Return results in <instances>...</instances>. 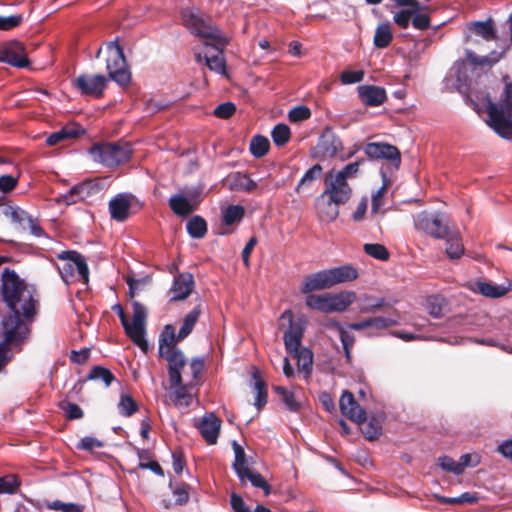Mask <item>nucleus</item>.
Here are the masks:
<instances>
[{
    "label": "nucleus",
    "mask_w": 512,
    "mask_h": 512,
    "mask_svg": "<svg viewBox=\"0 0 512 512\" xmlns=\"http://www.w3.org/2000/svg\"><path fill=\"white\" fill-rule=\"evenodd\" d=\"M358 278V271L352 265H342L308 275L300 290L307 294L317 290L329 289L335 285L351 282Z\"/></svg>",
    "instance_id": "1"
},
{
    "label": "nucleus",
    "mask_w": 512,
    "mask_h": 512,
    "mask_svg": "<svg viewBox=\"0 0 512 512\" xmlns=\"http://www.w3.org/2000/svg\"><path fill=\"white\" fill-rule=\"evenodd\" d=\"M183 25L194 35L213 41V45H227L230 38L213 26L210 19L196 8H187L182 11Z\"/></svg>",
    "instance_id": "2"
},
{
    "label": "nucleus",
    "mask_w": 512,
    "mask_h": 512,
    "mask_svg": "<svg viewBox=\"0 0 512 512\" xmlns=\"http://www.w3.org/2000/svg\"><path fill=\"white\" fill-rule=\"evenodd\" d=\"M57 269L66 284L76 281L87 284L89 270L84 257L75 251H63L58 254Z\"/></svg>",
    "instance_id": "3"
},
{
    "label": "nucleus",
    "mask_w": 512,
    "mask_h": 512,
    "mask_svg": "<svg viewBox=\"0 0 512 512\" xmlns=\"http://www.w3.org/2000/svg\"><path fill=\"white\" fill-rule=\"evenodd\" d=\"M356 300L353 291L339 293L310 294L306 297V305L324 313L343 312Z\"/></svg>",
    "instance_id": "4"
},
{
    "label": "nucleus",
    "mask_w": 512,
    "mask_h": 512,
    "mask_svg": "<svg viewBox=\"0 0 512 512\" xmlns=\"http://www.w3.org/2000/svg\"><path fill=\"white\" fill-rule=\"evenodd\" d=\"M487 114L489 126L501 136H506L512 124V89L509 85L505 87L504 98L499 104L488 102Z\"/></svg>",
    "instance_id": "5"
},
{
    "label": "nucleus",
    "mask_w": 512,
    "mask_h": 512,
    "mask_svg": "<svg viewBox=\"0 0 512 512\" xmlns=\"http://www.w3.org/2000/svg\"><path fill=\"white\" fill-rule=\"evenodd\" d=\"M90 153L95 161L107 167H117L129 160L132 149L127 142H108L94 145Z\"/></svg>",
    "instance_id": "6"
},
{
    "label": "nucleus",
    "mask_w": 512,
    "mask_h": 512,
    "mask_svg": "<svg viewBox=\"0 0 512 512\" xmlns=\"http://www.w3.org/2000/svg\"><path fill=\"white\" fill-rule=\"evenodd\" d=\"M29 333L28 326L16 317H4L0 327V370L7 364V346L17 344Z\"/></svg>",
    "instance_id": "7"
},
{
    "label": "nucleus",
    "mask_w": 512,
    "mask_h": 512,
    "mask_svg": "<svg viewBox=\"0 0 512 512\" xmlns=\"http://www.w3.org/2000/svg\"><path fill=\"white\" fill-rule=\"evenodd\" d=\"M172 362L173 364L168 366L169 387L171 390L170 398L175 406L187 407L193 401L196 385H191V382L188 381L182 383V379L177 371L180 364L173 360Z\"/></svg>",
    "instance_id": "8"
},
{
    "label": "nucleus",
    "mask_w": 512,
    "mask_h": 512,
    "mask_svg": "<svg viewBox=\"0 0 512 512\" xmlns=\"http://www.w3.org/2000/svg\"><path fill=\"white\" fill-rule=\"evenodd\" d=\"M109 56L107 58V70L109 77L120 86H126L131 80L130 72L126 68V61L122 47L116 42L107 45Z\"/></svg>",
    "instance_id": "9"
},
{
    "label": "nucleus",
    "mask_w": 512,
    "mask_h": 512,
    "mask_svg": "<svg viewBox=\"0 0 512 512\" xmlns=\"http://www.w3.org/2000/svg\"><path fill=\"white\" fill-rule=\"evenodd\" d=\"M14 301L15 303H6L9 309L14 313V315H8L7 317H16L27 326L25 321H32L38 311L39 302L36 290L24 289L22 294L16 297Z\"/></svg>",
    "instance_id": "10"
},
{
    "label": "nucleus",
    "mask_w": 512,
    "mask_h": 512,
    "mask_svg": "<svg viewBox=\"0 0 512 512\" xmlns=\"http://www.w3.org/2000/svg\"><path fill=\"white\" fill-rule=\"evenodd\" d=\"M288 325L284 333L285 348L289 354L297 352L301 348V341L304 333L305 321L303 318L294 319L291 310L284 311L280 316V325Z\"/></svg>",
    "instance_id": "11"
},
{
    "label": "nucleus",
    "mask_w": 512,
    "mask_h": 512,
    "mask_svg": "<svg viewBox=\"0 0 512 512\" xmlns=\"http://www.w3.org/2000/svg\"><path fill=\"white\" fill-rule=\"evenodd\" d=\"M1 281V292L5 303H15V298L21 295L24 289L35 290L32 285L21 279L14 270L9 268H5L3 270Z\"/></svg>",
    "instance_id": "12"
},
{
    "label": "nucleus",
    "mask_w": 512,
    "mask_h": 512,
    "mask_svg": "<svg viewBox=\"0 0 512 512\" xmlns=\"http://www.w3.org/2000/svg\"><path fill=\"white\" fill-rule=\"evenodd\" d=\"M414 223L416 229L433 238L442 239L448 235L449 229L440 214L421 212L416 216Z\"/></svg>",
    "instance_id": "13"
},
{
    "label": "nucleus",
    "mask_w": 512,
    "mask_h": 512,
    "mask_svg": "<svg viewBox=\"0 0 512 512\" xmlns=\"http://www.w3.org/2000/svg\"><path fill=\"white\" fill-rule=\"evenodd\" d=\"M178 334L175 333V328L172 325H166L162 333V338L159 344L160 356L168 362V366L172 365L173 361L181 364V354H183L176 344L180 342Z\"/></svg>",
    "instance_id": "14"
},
{
    "label": "nucleus",
    "mask_w": 512,
    "mask_h": 512,
    "mask_svg": "<svg viewBox=\"0 0 512 512\" xmlns=\"http://www.w3.org/2000/svg\"><path fill=\"white\" fill-rule=\"evenodd\" d=\"M469 33L465 36V42L478 46L480 40L491 42L497 39V32L491 19L487 21H475L467 24Z\"/></svg>",
    "instance_id": "15"
},
{
    "label": "nucleus",
    "mask_w": 512,
    "mask_h": 512,
    "mask_svg": "<svg viewBox=\"0 0 512 512\" xmlns=\"http://www.w3.org/2000/svg\"><path fill=\"white\" fill-rule=\"evenodd\" d=\"M205 51L195 53L196 60L199 62L203 58L208 68L221 75H226V63L223 56V49L226 45H213V41H205Z\"/></svg>",
    "instance_id": "16"
},
{
    "label": "nucleus",
    "mask_w": 512,
    "mask_h": 512,
    "mask_svg": "<svg viewBox=\"0 0 512 512\" xmlns=\"http://www.w3.org/2000/svg\"><path fill=\"white\" fill-rule=\"evenodd\" d=\"M326 188L323 194L334 200L336 203L345 204L351 197L352 190L347 182L334 176L331 171L325 176Z\"/></svg>",
    "instance_id": "17"
},
{
    "label": "nucleus",
    "mask_w": 512,
    "mask_h": 512,
    "mask_svg": "<svg viewBox=\"0 0 512 512\" xmlns=\"http://www.w3.org/2000/svg\"><path fill=\"white\" fill-rule=\"evenodd\" d=\"M107 78L103 75L83 74L74 80L75 87L84 95L102 96L106 87Z\"/></svg>",
    "instance_id": "18"
},
{
    "label": "nucleus",
    "mask_w": 512,
    "mask_h": 512,
    "mask_svg": "<svg viewBox=\"0 0 512 512\" xmlns=\"http://www.w3.org/2000/svg\"><path fill=\"white\" fill-rule=\"evenodd\" d=\"M222 421L213 413L205 414L201 419L195 422V427L206 441L207 444H216Z\"/></svg>",
    "instance_id": "19"
},
{
    "label": "nucleus",
    "mask_w": 512,
    "mask_h": 512,
    "mask_svg": "<svg viewBox=\"0 0 512 512\" xmlns=\"http://www.w3.org/2000/svg\"><path fill=\"white\" fill-rule=\"evenodd\" d=\"M137 203L136 198L130 194H118L109 202V212L112 219L123 222L129 215L131 208Z\"/></svg>",
    "instance_id": "20"
},
{
    "label": "nucleus",
    "mask_w": 512,
    "mask_h": 512,
    "mask_svg": "<svg viewBox=\"0 0 512 512\" xmlns=\"http://www.w3.org/2000/svg\"><path fill=\"white\" fill-rule=\"evenodd\" d=\"M181 364L178 366L177 371L182 379V383L191 382V385L198 384L200 374L203 372L205 367L204 359L194 358L189 364L183 354H181Z\"/></svg>",
    "instance_id": "21"
},
{
    "label": "nucleus",
    "mask_w": 512,
    "mask_h": 512,
    "mask_svg": "<svg viewBox=\"0 0 512 512\" xmlns=\"http://www.w3.org/2000/svg\"><path fill=\"white\" fill-rule=\"evenodd\" d=\"M0 62L23 68L28 65V59L24 47L19 42H14L0 49Z\"/></svg>",
    "instance_id": "22"
},
{
    "label": "nucleus",
    "mask_w": 512,
    "mask_h": 512,
    "mask_svg": "<svg viewBox=\"0 0 512 512\" xmlns=\"http://www.w3.org/2000/svg\"><path fill=\"white\" fill-rule=\"evenodd\" d=\"M340 410L344 416L350 420L360 423L366 420V413L355 401L354 396L349 391H344L339 401Z\"/></svg>",
    "instance_id": "23"
},
{
    "label": "nucleus",
    "mask_w": 512,
    "mask_h": 512,
    "mask_svg": "<svg viewBox=\"0 0 512 512\" xmlns=\"http://www.w3.org/2000/svg\"><path fill=\"white\" fill-rule=\"evenodd\" d=\"M194 284V278L191 273L186 272L177 275L170 289L171 300L180 301L186 299L193 291Z\"/></svg>",
    "instance_id": "24"
},
{
    "label": "nucleus",
    "mask_w": 512,
    "mask_h": 512,
    "mask_svg": "<svg viewBox=\"0 0 512 512\" xmlns=\"http://www.w3.org/2000/svg\"><path fill=\"white\" fill-rule=\"evenodd\" d=\"M339 203L330 199L325 194H321L315 202L317 215L321 221L332 222L339 215Z\"/></svg>",
    "instance_id": "25"
},
{
    "label": "nucleus",
    "mask_w": 512,
    "mask_h": 512,
    "mask_svg": "<svg viewBox=\"0 0 512 512\" xmlns=\"http://www.w3.org/2000/svg\"><path fill=\"white\" fill-rule=\"evenodd\" d=\"M365 153L370 158H384L391 161L400 162L399 150L395 146L389 144L369 143L365 147Z\"/></svg>",
    "instance_id": "26"
},
{
    "label": "nucleus",
    "mask_w": 512,
    "mask_h": 512,
    "mask_svg": "<svg viewBox=\"0 0 512 512\" xmlns=\"http://www.w3.org/2000/svg\"><path fill=\"white\" fill-rule=\"evenodd\" d=\"M358 94L361 101L368 106H379L387 99L385 89L372 85L358 87Z\"/></svg>",
    "instance_id": "27"
},
{
    "label": "nucleus",
    "mask_w": 512,
    "mask_h": 512,
    "mask_svg": "<svg viewBox=\"0 0 512 512\" xmlns=\"http://www.w3.org/2000/svg\"><path fill=\"white\" fill-rule=\"evenodd\" d=\"M466 61L475 69H490L502 57V54L497 51H492L489 55L478 56L474 51L467 48L465 49Z\"/></svg>",
    "instance_id": "28"
},
{
    "label": "nucleus",
    "mask_w": 512,
    "mask_h": 512,
    "mask_svg": "<svg viewBox=\"0 0 512 512\" xmlns=\"http://www.w3.org/2000/svg\"><path fill=\"white\" fill-rule=\"evenodd\" d=\"M126 334L131 340L144 352L148 349L147 341L145 340V322L133 320L129 322L127 319L122 323Z\"/></svg>",
    "instance_id": "29"
},
{
    "label": "nucleus",
    "mask_w": 512,
    "mask_h": 512,
    "mask_svg": "<svg viewBox=\"0 0 512 512\" xmlns=\"http://www.w3.org/2000/svg\"><path fill=\"white\" fill-rule=\"evenodd\" d=\"M342 150V142L331 133L323 134L317 144V151L323 158H331Z\"/></svg>",
    "instance_id": "30"
},
{
    "label": "nucleus",
    "mask_w": 512,
    "mask_h": 512,
    "mask_svg": "<svg viewBox=\"0 0 512 512\" xmlns=\"http://www.w3.org/2000/svg\"><path fill=\"white\" fill-rule=\"evenodd\" d=\"M198 204L197 199H189L182 194L173 195L169 199L171 210L178 216L189 215L197 208Z\"/></svg>",
    "instance_id": "31"
},
{
    "label": "nucleus",
    "mask_w": 512,
    "mask_h": 512,
    "mask_svg": "<svg viewBox=\"0 0 512 512\" xmlns=\"http://www.w3.org/2000/svg\"><path fill=\"white\" fill-rule=\"evenodd\" d=\"M509 287L497 285L491 282L478 281L475 283L474 291L489 298H500L509 292Z\"/></svg>",
    "instance_id": "32"
},
{
    "label": "nucleus",
    "mask_w": 512,
    "mask_h": 512,
    "mask_svg": "<svg viewBox=\"0 0 512 512\" xmlns=\"http://www.w3.org/2000/svg\"><path fill=\"white\" fill-rule=\"evenodd\" d=\"M202 313V304H197L191 312L186 314L178 332V340H184L194 329Z\"/></svg>",
    "instance_id": "33"
},
{
    "label": "nucleus",
    "mask_w": 512,
    "mask_h": 512,
    "mask_svg": "<svg viewBox=\"0 0 512 512\" xmlns=\"http://www.w3.org/2000/svg\"><path fill=\"white\" fill-rule=\"evenodd\" d=\"M393 40L391 24L388 22L380 23L374 33L373 44L376 48H387Z\"/></svg>",
    "instance_id": "34"
},
{
    "label": "nucleus",
    "mask_w": 512,
    "mask_h": 512,
    "mask_svg": "<svg viewBox=\"0 0 512 512\" xmlns=\"http://www.w3.org/2000/svg\"><path fill=\"white\" fill-rule=\"evenodd\" d=\"M94 189L95 187L91 182L80 183L70 189L69 193L65 196V200L68 204L84 201L91 196Z\"/></svg>",
    "instance_id": "35"
},
{
    "label": "nucleus",
    "mask_w": 512,
    "mask_h": 512,
    "mask_svg": "<svg viewBox=\"0 0 512 512\" xmlns=\"http://www.w3.org/2000/svg\"><path fill=\"white\" fill-rule=\"evenodd\" d=\"M445 238H447V247L445 250L449 258L458 259L461 257L464 253V246L462 244L460 235L456 232H450L448 230V235Z\"/></svg>",
    "instance_id": "36"
},
{
    "label": "nucleus",
    "mask_w": 512,
    "mask_h": 512,
    "mask_svg": "<svg viewBox=\"0 0 512 512\" xmlns=\"http://www.w3.org/2000/svg\"><path fill=\"white\" fill-rule=\"evenodd\" d=\"M238 477L242 483L248 480L254 487L263 489L266 495L270 493V486L267 481L260 473L252 470L250 467L246 469V473L238 474Z\"/></svg>",
    "instance_id": "37"
},
{
    "label": "nucleus",
    "mask_w": 512,
    "mask_h": 512,
    "mask_svg": "<svg viewBox=\"0 0 512 512\" xmlns=\"http://www.w3.org/2000/svg\"><path fill=\"white\" fill-rule=\"evenodd\" d=\"M1 213L5 217L9 218L13 223L19 225L23 229H26V222L30 217L23 209L13 206H4L1 208Z\"/></svg>",
    "instance_id": "38"
},
{
    "label": "nucleus",
    "mask_w": 512,
    "mask_h": 512,
    "mask_svg": "<svg viewBox=\"0 0 512 512\" xmlns=\"http://www.w3.org/2000/svg\"><path fill=\"white\" fill-rule=\"evenodd\" d=\"M245 210L240 205H230L222 212V222L226 226L239 223L244 217Z\"/></svg>",
    "instance_id": "39"
},
{
    "label": "nucleus",
    "mask_w": 512,
    "mask_h": 512,
    "mask_svg": "<svg viewBox=\"0 0 512 512\" xmlns=\"http://www.w3.org/2000/svg\"><path fill=\"white\" fill-rule=\"evenodd\" d=\"M293 357L297 358L298 369L309 375L312 369L313 355L312 352L306 348H302L297 352L291 353Z\"/></svg>",
    "instance_id": "40"
},
{
    "label": "nucleus",
    "mask_w": 512,
    "mask_h": 512,
    "mask_svg": "<svg viewBox=\"0 0 512 512\" xmlns=\"http://www.w3.org/2000/svg\"><path fill=\"white\" fill-rule=\"evenodd\" d=\"M361 423V431L367 440L373 441L381 435L382 425L377 418H371L368 422L364 420Z\"/></svg>",
    "instance_id": "41"
},
{
    "label": "nucleus",
    "mask_w": 512,
    "mask_h": 512,
    "mask_svg": "<svg viewBox=\"0 0 512 512\" xmlns=\"http://www.w3.org/2000/svg\"><path fill=\"white\" fill-rule=\"evenodd\" d=\"M232 187L244 192H253L257 189V183L252 180L247 174L236 173L233 175Z\"/></svg>",
    "instance_id": "42"
},
{
    "label": "nucleus",
    "mask_w": 512,
    "mask_h": 512,
    "mask_svg": "<svg viewBox=\"0 0 512 512\" xmlns=\"http://www.w3.org/2000/svg\"><path fill=\"white\" fill-rule=\"evenodd\" d=\"M187 231L193 238H203L207 232V224L202 217L194 216L187 223Z\"/></svg>",
    "instance_id": "43"
},
{
    "label": "nucleus",
    "mask_w": 512,
    "mask_h": 512,
    "mask_svg": "<svg viewBox=\"0 0 512 512\" xmlns=\"http://www.w3.org/2000/svg\"><path fill=\"white\" fill-rule=\"evenodd\" d=\"M232 447H233L234 454H235L233 468L235 469L237 475L240 473H246V469L249 468V464L246 459V454H245L244 449L236 441H234L232 443Z\"/></svg>",
    "instance_id": "44"
},
{
    "label": "nucleus",
    "mask_w": 512,
    "mask_h": 512,
    "mask_svg": "<svg viewBox=\"0 0 512 512\" xmlns=\"http://www.w3.org/2000/svg\"><path fill=\"white\" fill-rule=\"evenodd\" d=\"M269 140L264 136H254L250 142V151L253 156L261 158L269 151Z\"/></svg>",
    "instance_id": "45"
},
{
    "label": "nucleus",
    "mask_w": 512,
    "mask_h": 512,
    "mask_svg": "<svg viewBox=\"0 0 512 512\" xmlns=\"http://www.w3.org/2000/svg\"><path fill=\"white\" fill-rule=\"evenodd\" d=\"M273 390L281 397L287 409L294 412L299 410L300 403L295 399L293 392H290L281 386H273Z\"/></svg>",
    "instance_id": "46"
},
{
    "label": "nucleus",
    "mask_w": 512,
    "mask_h": 512,
    "mask_svg": "<svg viewBox=\"0 0 512 512\" xmlns=\"http://www.w3.org/2000/svg\"><path fill=\"white\" fill-rule=\"evenodd\" d=\"M21 482L14 474L0 477V494H13L19 488Z\"/></svg>",
    "instance_id": "47"
},
{
    "label": "nucleus",
    "mask_w": 512,
    "mask_h": 512,
    "mask_svg": "<svg viewBox=\"0 0 512 512\" xmlns=\"http://www.w3.org/2000/svg\"><path fill=\"white\" fill-rule=\"evenodd\" d=\"M271 136L273 139V142L277 146H283L285 145L291 136L290 128L286 124H277L272 132Z\"/></svg>",
    "instance_id": "48"
},
{
    "label": "nucleus",
    "mask_w": 512,
    "mask_h": 512,
    "mask_svg": "<svg viewBox=\"0 0 512 512\" xmlns=\"http://www.w3.org/2000/svg\"><path fill=\"white\" fill-rule=\"evenodd\" d=\"M118 409L122 415L129 417L138 410V405L130 395L122 394L118 403Z\"/></svg>",
    "instance_id": "49"
},
{
    "label": "nucleus",
    "mask_w": 512,
    "mask_h": 512,
    "mask_svg": "<svg viewBox=\"0 0 512 512\" xmlns=\"http://www.w3.org/2000/svg\"><path fill=\"white\" fill-rule=\"evenodd\" d=\"M254 389L257 393L255 405L261 409L267 402V389L265 382L257 374H254Z\"/></svg>",
    "instance_id": "50"
},
{
    "label": "nucleus",
    "mask_w": 512,
    "mask_h": 512,
    "mask_svg": "<svg viewBox=\"0 0 512 512\" xmlns=\"http://www.w3.org/2000/svg\"><path fill=\"white\" fill-rule=\"evenodd\" d=\"M364 251L369 256H371L375 259H378V260L386 261L389 258V252L386 249V247L382 244H378V243L365 244Z\"/></svg>",
    "instance_id": "51"
},
{
    "label": "nucleus",
    "mask_w": 512,
    "mask_h": 512,
    "mask_svg": "<svg viewBox=\"0 0 512 512\" xmlns=\"http://www.w3.org/2000/svg\"><path fill=\"white\" fill-rule=\"evenodd\" d=\"M90 380L103 381L105 386H109L114 380L113 374L105 367L95 366L88 374Z\"/></svg>",
    "instance_id": "52"
},
{
    "label": "nucleus",
    "mask_w": 512,
    "mask_h": 512,
    "mask_svg": "<svg viewBox=\"0 0 512 512\" xmlns=\"http://www.w3.org/2000/svg\"><path fill=\"white\" fill-rule=\"evenodd\" d=\"M76 135L75 130L69 127H64L61 130L50 134L46 139V143L49 146H54L65 139L74 138Z\"/></svg>",
    "instance_id": "53"
},
{
    "label": "nucleus",
    "mask_w": 512,
    "mask_h": 512,
    "mask_svg": "<svg viewBox=\"0 0 512 512\" xmlns=\"http://www.w3.org/2000/svg\"><path fill=\"white\" fill-rule=\"evenodd\" d=\"M322 173V167L319 164H315L309 170L306 171L304 176L296 187V191L299 192L304 186L310 185L315 179L320 177Z\"/></svg>",
    "instance_id": "54"
},
{
    "label": "nucleus",
    "mask_w": 512,
    "mask_h": 512,
    "mask_svg": "<svg viewBox=\"0 0 512 512\" xmlns=\"http://www.w3.org/2000/svg\"><path fill=\"white\" fill-rule=\"evenodd\" d=\"M361 162L356 161L354 163H350L346 165L341 171H338L337 173H334V176L339 178L342 181L347 182L348 178H354L357 176L359 172Z\"/></svg>",
    "instance_id": "55"
},
{
    "label": "nucleus",
    "mask_w": 512,
    "mask_h": 512,
    "mask_svg": "<svg viewBox=\"0 0 512 512\" xmlns=\"http://www.w3.org/2000/svg\"><path fill=\"white\" fill-rule=\"evenodd\" d=\"M412 25L418 30H426L430 27V17L423 11L422 7L419 12L413 13Z\"/></svg>",
    "instance_id": "56"
},
{
    "label": "nucleus",
    "mask_w": 512,
    "mask_h": 512,
    "mask_svg": "<svg viewBox=\"0 0 512 512\" xmlns=\"http://www.w3.org/2000/svg\"><path fill=\"white\" fill-rule=\"evenodd\" d=\"M443 299L439 296H431L427 298L426 307L430 315L437 318L442 313Z\"/></svg>",
    "instance_id": "57"
},
{
    "label": "nucleus",
    "mask_w": 512,
    "mask_h": 512,
    "mask_svg": "<svg viewBox=\"0 0 512 512\" xmlns=\"http://www.w3.org/2000/svg\"><path fill=\"white\" fill-rule=\"evenodd\" d=\"M415 12L413 10H400L394 14L393 20L400 28L407 29Z\"/></svg>",
    "instance_id": "58"
},
{
    "label": "nucleus",
    "mask_w": 512,
    "mask_h": 512,
    "mask_svg": "<svg viewBox=\"0 0 512 512\" xmlns=\"http://www.w3.org/2000/svg\"><path fill=\"white\" fill-rule=\"evenodd\" d=\"M439 466L448 472H453L456 475H459L462 473L461 465H459V462H456L452 458L448 456L440 457L438 459Z\"/></svg>",
    "instance_id": "59"
},
{
    "label": "nucleus",
    "mask_w": 512,
    "mask_h": 512,
    "mask_svg": "<svg viewBox=\"0 0 512 512\" xmlns=\"http://www.w3.org/2000/svg\"><path fill=\"white\" fill-rule=\"evenodd\" d=\"M311 116L310 109L306 106H297L290 110L288 118L291 122H300Z\"/></svg>",
    "instance_id": "60"
},
{
    "label": "nucleus",
    "mask_w": 512,
    "mask_h": 512,
    "mask_svg": "<svg viewBox=\"0 0 512 512\" xmlns=\"http://www.w3.org/2000/svg\"><path fill=\"white\" fill-rule=\"evenodd\" d=\"M22 15L0 16V30H11L21 24Z\"/></svg>",
    "instance_id": "61"
},
{
    "label": "nucleus",
    "mask_w": 512,
    "mask_h": 512,
    "mask_svg": "<svg viewBox=\"0 0 512 512\" xmlns=\"http://www.w3.org/2000/svg\"><path fill=\"white\" fill-rule=\"evenodd\" d=\"M388 184L383 183L381 188L372 195V213H377L384 204V196L387 192Z\"/></svg>",
    "instance_id": "62"
},
{
    "label": "nucleus",
    "mask_w": 512,
    "mask_h": 512,
    "mask_svg": "<svg viewBox=\"0 0 512 512\" xmlns=\"http://www.w3.org/2000/svg\"><path fill=\"white\" fill-rule=\"evenodd\" d=\"M364 77V72L362 70L352 71V70H346L343 71L340 79L341 82L345 85L348 84H354L362 81Z\"/></svg>",
    "instance_id": "63"
},
{
    "label": "nucleus",
    "mask_w": 512,
    "mask_h": 512,
    "mask_svg": "<svg viewBox=\"0 0 512 512\" xmlns=\"http://www.w3.org/2000/svg\"><path fill=\"white\" fill-rule=\"evenodd\" d=\"M62 410L65 412L68 419H80L83 417L82 409L75 403L66 402L61 405Z\"/></svg>",
    "instance_id": "64"
}]
</instances>
